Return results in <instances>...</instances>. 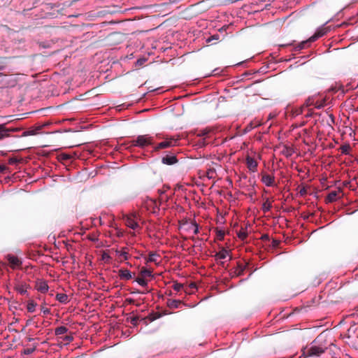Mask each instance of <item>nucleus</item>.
I'll return each mask as SVG.
<instances>
[{"label": "nucleus", "instance_id": "obj_1", "mask_svg": "<svg viewBox=\"0 0 358 358\" xmlns=\"http://www.w3.org/2000/svg\"><path fill=\"white\" fill-rule=\"evenodd\" d=\"M326 33V28H321L318 29L316 33L310 37L308 40L303 41L295 46L294 48V51H300L301 50L306 48L310 43L315 41L320 37L324 36Z\"/></svg>", "mask_w": 358, "mask_h": 358}, {"label": "nucleus", "instance_id": "obj_2", "mask_svg": "<svg viewBox=\"0 0 358 358\" xmlns=\"http://www.w3.org/2000/svg\"><path fill=\"white\" fill-rule=\"evenodd\" d=\"M131 144L134 146H137L141 148H143L145 146L153 144V138L149 135H140L137 138L131 141Z\"/></svg>", "mask_w": 358, "mask_h": 358}, {"label": "nucleus", "instance_id": "obj_3", "mask_svg": "<svg viewBox=\"0 0 358 358\" xmlns=\"http://www.w3.org/2000/svg\"><path fill=\"white\" fill-rule=\"evenodd\" d=\"M176 144H177V139L174 138L173 137L166 138L165 141L158 143L157 145H155L153 148V151L158 152L161 149L171 148V147L176 145Z\"/></svg>", "mask_w": 358, "mask_h": 358}, {"label": "nucleus", "instance_id": "obj_4", "mask_svg": "<svg viewBox=\"0 0 358 358\" xmlns=\"http://www.w3.org/2000/svg\"><path fill=\"white\" fill-rule=\"evenodd\" d=\"M18 131L15 127H7L6 124H0V141L9 137L10 134Z\"/></svg>", "mask_w": 358, "mask_h": 358}, {"label": "nucleus", "instance_id": "obj_5", "mask_svg": "<svg viewBox=\"0 0 358 358\" xmlns=\"http://www.w3.org/2000/svg\"><path fill=\"white\" fill-rule=\"evenodd\" d=\"M6 259L9 263L10 266L13 269H15L17 268H19L22 266V262L21 259H20L17 257L14 256L11 254H8L6 256Z\"/></svg>", "mask_w": 358, "mask_h": 358}, {"label": "nucleus", "instance_id": "obj_6", "mask_svg": "<svg viewBox=\"0 0 358 358\" xmlns=\"http://www.w3.org/2000/svg\"><path fill=\"white\" fill-rule=\"evenodd\" d=\"M162 162L166 165H173L178 162V159L175 154L169 153L162 158Z\"/></svg>", "mask_w": 358, "mask_h": 358}, {"label": "nucleus", "instance_id": "obj_7", "mask_svg": "<svg viewBox=\"0 0 358 358\" xmlns=\"http://www.w3.org/2000/svg\"><path fill=\"white\" fill-rule=\"evenodd\" d=\"M324 352V348L319 346H311L307 350V354L309 356H319Z\"/></svg>", "mask_w": 358, "mask_h": 358}, {"label": "nucleus", "instance_id": "obj_8", "mask_svg": "<svg viewBox=\"0 0 358 358\" xmlns=\"http://www.w3.org/2000/svg\"><path fill=\"white\" fill-rule=\"evenodd\" d=\"M318 94L317 95H313V96H310L309 97H308L306 101H305V103L303 104V106L299 109V111L297 112V114H301L303 113V108L305 107H309V106H313L315 104V99L317 97Z\"/></svg>", "mask_w": 358, "mask_h": 358}, {"label": "nucleus", "instance_id": "obj_9", "mask_svg": "<svg viewBox=\"0 0 358 358\" xmlns=\"http://www.w3.org/2000/svg\"><path fill=\"white\" fill-rule=\"evenodd\" d=\"M118 275L120 279L128 280L131 279L135 273H132L128 269L121 268L118 271Z\"/></svg>", "mask_w": 358, "mask_h": 358}, {"label": "nucleus", "instance_id": "obj_10", "mask_svg": "<svg viewBox=\"0 0 358 358\" xmlns=\"http://www.w3.org/2000/svg\"><path fill=\"white\" fill-rule=\"evenodd\" d=\"M166 304L167 306L171 309L179 308H180L181 305L186 306V304L182 303L180 300L176 299H168Z\"/></svg>", "mask_w": 358, "mask_h": 358}, {"label": "nucleus", "instance_id": "obj_11", "mask_svg": "<svg viewBox=\"0 0 358 358\" xmlns=\"http://www.w3.org/2000/svg\"><path fill=\"white\" fill-rule=\"evenodd\" d=\"M262 181L267 187L274 186L275 178L273 176L264 174L262 177Z\"/></svg>", "mask_w": 358, "mask_h": 358}, {"label": "nucleus", "instance_id": "obj_12", "mask_svg": "<svg viewBox=\"0 0 358 358\" xmlns=\"http://www.w3.org/2000/svg\"><path fill=\"white\" fill-rule=\"evenodd\" d=\"M247 166L250 171L255 172L257 171V162L252 157H248L246 159Z\"/></svg>", "mask_w": 358, "mask_h": 358}, {"label": "nucleus", "instance_id": "obj_13", "mask_svg": "<svg viewBox=\"0 0 358 358\" xmlns=\"http://www.w3.org/2000/svg\"><path fill=\"white\" fill-rule=\"evenodd\" d=\"M195 224L196 222H189L187 221H185L182 224H180V228L187 232H189L192 230V228H194Z\"/></svg>", "mask_w": 358, "mask_h": 358}, {"label": "nucleus", "instance_id": "obj_14", "mask_svg": "<svg viewBox=\"0 0 358 358\" xmlns=\"http://www.w3.org/2000/svg\"><path fill=\"white\" fill-rule=\"evenodd\" d=\"M48 285L45 281H38L36 283V289L41 293H45L48 290Z\"/></svg>", "mask_w": 358, "mask_h": 358}, {"label": "nucleus", "instance_id": "obj_15", "mask_svg": "<svg viewBox=\"0 0 358 358\" xmlns=\"http://www.w3.org/2000/svg\"><path fill=\"white\" fill-rule=\"evenodd\" d=\"M125 222L126 225L132 229H136L139 227L138 222L132 217H127Z\"/></svg>", "mask_w": 358, "mask_h": 358}, {"label": "nucleus", "instance_id": "obj_16", "mask_svg": "<svg viewBox=\"0 0 358 358\" xmlns=\"http://www.w3.org/2000/svg\"><path fill=\"white\" fill-rule=\"evenodd\" d=\"M159 255L155 252H151L149 254L148 259H145L147 262H154L155 264H159Z\"/></svg>", "mask_w": 358, "mask_h": 358}, {"label": "nucleus", "instance_id": "obj_17", "mask_svg": "<svg viewBox=\"0 0 358 358\" xmlns=\"http://www.w3.org/2000/svg\"><path fill=\"white\" fill-rule=\"evenodd\" d=\"M338 199V193L336 191H331L326 198L327 203H332Z\"/></svg>", "mask_w": 358, "mask_h": 358}, {"label": "nucleus", "instance_id": "obj_18", "mask_svg": "<svg viewBox=\"0 0 358 358\" xmlns=\"http://www.w3.org/2000/svg\"><path fill=\"white\" fill-rule=\"evenodd\" d=\"M229 255V251L222 248L220 252H217L215 255L217 259H224Z\"/></svg>", "mask_w": 358, "mask_h": 358}, {"label": "nucleus", "instance_id": "obj_19", "mask_svg": "<svg viewBox=\"0 0 358 358\" xmlns=\"http://www.w3.org/2000/svg\"><path fill=\"white\" fill-rule=\"evenodd\" d=\"M56 299L58 301L64 304L67 303L69 301V296L66 294H57L56 295Z\"/></svg>", "mask_w": 358, "mask_h": 358}, {"label": "nucleus", "instance_id": "obj_20", "mask_svg": "<svg viewBox=\"0 0 358 358\" xmlns=\"http://www.w3.org/2000/svg\"><path fill=\"white\" fill-rule=\"evenodd\" d=\"M140 275H141V277L143 278H145V277H152V271L149 270V269H147L146 268H143L141 271H140Z\"/></svg>", "mask_w": 358, "mask_h": 358}, {"label": "nucleus", "instance_id": "obj_21", "mask_svg": "<svg viewBox=\"0 0 358 358\" xmlns=\"http://www.w3.org/2000/svg\"><path fill=\"white\" fill-rule=\"evenodd\" d=\"M68 331V329L64 326H60L55 329V335H62L66 334Z\"/></svg>", "mask_w": 358, "mask_h": 358}, {"label": "nucleus", "instance_id": "obj_22", "mask_svg": "<svg viewBox=\"0 0 358 358\" xmlns=\"http://www.w3.org/2000/svg\"><path fill=\"white\" fill-rule=\"evenodd\" d=\"M36 306H37L36 303H35L33 300L29 301L28 303H27V310L29 313H34L35 311Z\"/></svg>", "mask_w": 358, "mask_h": 358}, {"label": "nucleus", "instance_id": "obj_23", "mask_svg": "<svg viewBox=\"0 0 358 358\" xmlns=\"http://www.w3.org/2000/svg\"><path fill=\"white\" fill-rule=\"evenodd\" d=\"M214 41H220V36L218 34H213L206 39V43H211Z\"/></svg>", "mask_w": 358, "mask_h": 358}, {"label": "nucleus", "instance_id": "obj_24", "mask_svg": "<svg viewBox=\"0 0 358 358\" xmlns=\"http://www.w3.org/2000/svg\"><path fill=\"white\" fill-rule=\"evenodd\" d=\"M271 208H272V204L268 201V199H266V201L262 204V210L264 212L269 211Z\"/></svg>", "mask_w": 358, "mask_h": 358}, {"label": "nucleus", "instance_id": "obj_25", "mask_svg": "<svg viewBox=\"0 0 358 358\" xmlns=\"http://www.w3.org/2000/svg\"><path fill=\"white\" fill-rule=\"evenodd\" d=\"M350 149V146L349 144H344L340 147L341 153L344 154V155L349 154Z\"/></svg>", "mask_w": 358, "mask_h": 358}, {"label": "nucleus", "instance_id": "obj_26", "mask_svg": "<svg viewBox=\"0 0 358 358\" xmlns=\"http://www.w3.org/2000/svg\"><path fill=\"white\" fill-rule=\"evenodd\" d=\"M142 287H146L148 286V281L144 279V278H136L135 280Z\"/></svg>", "mask_w": 358, "mask_h": 358}, {"label": "nucleus", "instance_id": "obj_27", "mask_svg": "<svg viewBox=\"0 0 358 358\" xmlns=\"http://www.w3.org/2000/svg\"><path fill=\"white\" fill-rule=\"evenodd\" d=\"M324 106V99H322V101L315 99V104L313 105V106H315V108H316L317 109H320V108H323Z\"/></svg>", "mask_w": 358, "mask_h": 358}, {"label": "nucleus", "instance_id": "obj_28", "mask_svg": "<svg viewBox=\"0 0 358 358\" xmlns=\"http://www.w3.org/2000/svg\"><path fill=\"white\" fill-rule=\"evenodd\" d=\"M62 338L65 342V344H68L73 341V337L71 335H66L62 337Z\"/></svg>", "mask_w": 358, "mask_h": 358}, {"label": "nucleus", "instance_id": "obj_29", "mask_svg": "<svg viewBox=\"0 0 358 358\" xmlns=\"http://www.w3.org/2000/svg\"><path fill=\"white\" fill-rule=\"evenodd\" d=\"M216 236L218 240L222 241L224 236V231L223 230H217Z\"/></svg>", "mask_w": 358, "mask_h": 358}, {"label": "nucleus", "instance_id": "obj_30", "mask_svg": "<svg viewBox=\"0 0 358 358\" xmlns=\"http://www.w3.org/2000/svg\"><path fill=\"white\" fill-rule=\"evenodd\" d=\"M183 287L182 284L178 282H174L173 285V289L176 292H179Z\"/></svg>", "mask_w": 358, "mask_h": 358}, {"label": "nucleus", "instance_id": "obj_31", "mask_svg": "<svg viewBox=\"0 0 358 358\" xmlns=\"http://www.w3.org/2000/svg\"><path fill=\"white\" fill-rule=\"evenodd\" d=\"M238 236L239 238H241V240H244L247 236H248V234L247 232H245L244 230H241L238 233Z\"/></svg>", "mask_w": 358, "mask_h": 358}, {"label": "nucleus", "instance_id": "obj_32", "mask_svg": "<svg viewBox=\"0 0 358 358\" xmlns=\"http://www.w3.org/2000/svg\"><path fill=\"white\" fill-rule=\"evenodd\" d=\"M36 346L33 347V348H27V349H24V351H23V353L24 355H30L31 353H33L35 350H36Z\"/></svg>", "mask_w": 358, "mask_h": 358}, {"label": "nucleus", "instance_id": "obj_33", "mask_svg": "<svg viewBox=\"0 0 358 358\" xmlns=\"http://www.w3.org/2000/svg\"><path fill=\"white\" fill-rule=\"evenodd\" d=\"M17 290L22 295H24V294H27V292L26 287L24 286H21V287L17 288Z\"/></svg>", "mask_w": 358, "mask_h": 358}, {"label": "nucleus", "instance_id": "obj_34", "mask_svg": "<svg viewBox=\"0 0 358 358\" xmlns=\"http://www.w3.org/2000/svg\"><path fill=\"white\" fill-rule=\"evenodd\" d=\"M118 252L120 253V256L123 257L124 260H127L129 259L128 253L126 251L122 250V251Z\"/></svg>", "mask_w": 358, "mask_h": 358}, {"label": "nucleus", "instance_id": "obj_35", "mask_svg": "<svg viewBox=\"0 0 358 358\" xmlns=\"http://www.w3.org/2000/svg\"><path fill=\"white\" fill-rule=\"evenodd\" d=\"M41 310L43 315H48L50 313V310L43 306H41Z\"/></svg>", "mask_w": 358, "mask_h": 358}, {"label": "nucleus", "instance_id": "obj_36", "mask_svg": "<svg viewBox=\"0 0 358 358\" xmlns=\"http://www.w3.org/2000/svg\"><path fill=\"white\" fill-rule=\"evenodd\" d=\"M280 243V241H278L276 239H273L271 245H272L273 248H278L279 246Z\"/></svg>", "mask_w": 358, "mask_h": 358}, {"label": "nucleus", "instance_id": "obj_37", "mask_svg": "<svg viewBox=\"0 0 358 358\" xmlns=\"http://www.w3.org/2000/svg\"><path fill=\"white\" fill-rule=\"evenodd\" d=\"M146 59L145 58H141V59H139L136 61V65L137 66H142L145 62H146Z\"/></svg>", "mask_w": 358, "mask_h": 358}, {"label": "nucleus", "instance_id": "obj_38", "mask_svg": "<svg viewBox=\"0 0 358 358\" xmlns=\"http://www.w3.org/2000/svg\"><path fill=\"white\" fill-rule=\"evenodd\" d=\"M60 157L62 160H69L71 159V156L67 154H62L61 155Z\"/></svg>", "mask_w": 358, "mask_h": 358}, {"label": "nucleus", "instance_id": "obj_39", "mask_svg": "<svg viewBox=\"0 0 358 358\" xmlns=\"http://www.w3.org/2000/svg\"><path fill=\"white\" fill-rule=\"evenodd\" d=\"M192 231H193V233H194V234H199V226H198V224H197L196 223V224H195V225L194 226V228H192Z\"/></svg>", "mask_w": 358, "mask_h": 358}, {"label": "nucleus", "instance_id": "obj_40", "mask_svg": "<svg viewBox=\"0 0 358 358\" xmlns=\"http://www.w3.org/2000/svg\"><path fill=\"white\" fill-rule=\"evenodd\" d=\"M299 194L301 196H305L306 194H307V190H306V188L305 187H303L300 191H299Z\"/></svg>", "mask_w": 358, "mask_h": 358}, {"label": "nucleus", "instance_id": "obj_41", "mask_svg": "<svg viewBox=\"0 0 358 358\" xmlns=\"http://www.w3.org/2000/svg\"><path fill=\"white\" fill-rule=\"evenodd\" d=\"M8 170V167L5 165H0V173H3Z\"/></svg>", "mask_w": 358, "mask_h": 358}, {"label": "nucleus", "instance_id": "obj_42", "mask_svg": "<svg viewBox=\"0 0 358 358\" xmlns=\"http://www.w3.org/2000/svg\"><path fill=\"white\" fill-rule=\"evenodd\" d=\"M138 320V317H133L131 318V323L133 325H136Z\"/></svg>", "mask_w": 358, "mask_h": 358}, {"label": "nucleus", "instance_id": "obj_43", "mask_svg": "<svg viewBox=\"0 0 358 358\" xmlns=\"http://www.w3.org/2000/svg\"><path fill=\"white\" fill-rule=\"evenodd\" d=\"M10 164H14L17 162V159L16 158H10L8 160Z\"/></svg>", "mask_w": 358, "mask_h": 358}, {"label": "nucleus", "instance_id": "obj_44", "mask_svg": "<svg viewBox=\"0 0 358 358\" xmlns=\"http://www.w3.org/2000/svg\"><path fill=\"white\" fill-rule=\"evenodd\" d=\"M313 115V111L312 109H308V113L306 115V117H311Z\"/></svg>", "mask_w": 358, "mask_h": 358}, {"label": "nucleus", "instance_id": "obj_45", "mask_svg": "<svg viewBox=\"0 0 358 358\" xmlns=\"http://www.w3.org/2000/svg\"><path fill=\"white\" fill-rule=\"evenodd\" d=\"M34 134H35V132L34 131H29L24 132L23 136L34 135Z\"/></svg>", "mask_w": 358, "mask_h": 358}, {"label": "nucleus", "instance_id": "obj_46", "mask_svg": "<svg viewBox=\"0 0 358 358\" xmlns=\"http://www.w3.org/2000/svg\"><path fill=\"white\" fill-rule=\"evenodd\" d=\"M263 241H269V236L268 234H263L262 236Z\"/></svg>", "mask_w": 358, "mask_h": 358}, {"label": "nucleus", "instance_id": "obj_47", "mask_svg": "<svg viewBox=\"0 0 358 358\" xmlns=\"http://www.w3.org/2000/svg\"><path fill=\"white\" fill-rule=\"evenodd\" d=\"M158 317H159V316L154 317V316H152V315H150V316H149V320H150V322H152V321H154L155 320H156V319H157V318H158Z\"/></svg>", "mask_w": 358, "mask_h": 358}, {"label": "nucleus", "instance_id": "obj_48", "mask_svg": "<svg viewBox=\"0 0 358 358\" xmlns=\"http://www.w3.org/2000/svg\"><path fill=\"white\" fill-rule=\"evenodd\" d=\"M1 58L0 57V60ZM5 66L3 62H0V71L3 70L4 69Z\"/></svg>", "mask_w": 358, "mask_h": 358}, {"label": "nucleus", "instance_id": "obj_49", "mask_svg": "<svg viewBox=\"0 0 358 358\" xmlns=\"http://www.w3.org/2000/svg\"><path fill=\"white\" fill-rule=\"evenodd\" d=\"M148 291H145V290H143V291H139V290H137L136 292V293H138V294H145V292H147ZM135 292H134L133 293H134Z\"/></svg>", "mask_w": 358, "mask_h": 358}, {"label": "nucleus", "instance_id": "obj_50", "mask_svg": "<svg viewBox=\"0 0 358 358\" xmlns=\"http://www.w3.org/2000/svg\"><path fill=\"white\" fill-rule=\"evenodd\" d=\"M243 270H244V268H241L240 271L238 272V275H241L243 273Z\"/></svg>", "mask_w": 358, "mask_h": 358}, {"label": "nucleus", "instance_id": "obj_51", "mask_svg": "<svg viewBox=\"0 0 358 358\" xmlns=\"http://www.w3.org/2000/svg\"><path fill=\"white\" fill-rule=\"evenodd\" d=\"M191 287H196V285H195L194 284H192V285H191Z\"/></svg>", "mask_w": 358, "mask_h": 358}]
</instances>
